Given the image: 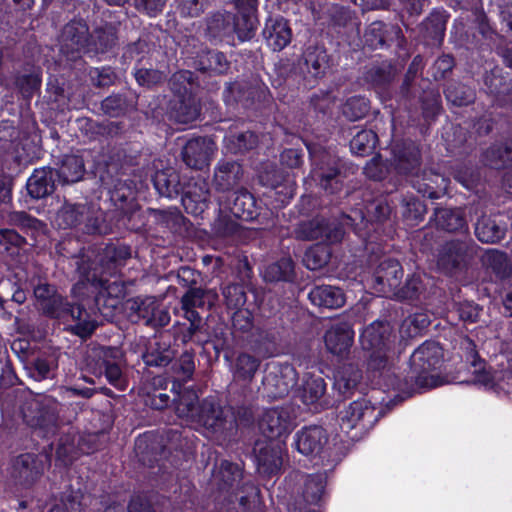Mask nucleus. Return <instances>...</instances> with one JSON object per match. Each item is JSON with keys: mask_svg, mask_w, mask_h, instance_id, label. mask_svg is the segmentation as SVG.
Instances as JSON below:
<instances>
[{"mask_svg": "<svg viewBox=\"0 0 512 512\" xmlns=\"http://www.w3.org/2000/svg\"><path fill=\"white\" fill-rule=\"evenodd\" d=\"M34 295L46 314L63 322H73L72 329L80 337H87L95 330L96 321L90 313L80 305L65 303L62 296L56 294L53 286L40 283L34 288Z\"/></svg>", "mask_w": 512, "mask_h": 512, "instance_id": "nucleus-1", "label": "nucleus"}, {"mask_svg": "<svg viewBox=\"0 0 512 512\" xmlns=\"http://www.w3.org/2000/svg\"><path fill=\"white\" fill-rule=\"evenodd\" d=\"M107 276L110 275L104 267L99 273L96 270L93 273L89 272L85 275V279L79 281L72 290L74 294H84L83 289L87 292H96V306L106 318L112 316L113 310L119 306L120 300L125 296L124 285L116 279L111 281Z\"/></svg>", "mask_w": 512, "mask_h": 512, "instance_id": "nucleus-2", "label": "nucleus"}, {"mask_svg": "<svg viewBox=\"0 0 512 512\" xmlns=\"http://www.w3.org/2000/svg\"><path fill=\"white\" fill-rule=\"evenodd\" d=\"M59 406V403L50 396H31L22 406L23 419L41 436L48 437L57 430Z\"/></svg>", "mask_w": 512, "mask_h": 512, "instance_id": "nucleus-3", "label": "nucleus"}, {"mask_svg": "<svg viewBox=\"0 0 512 512\" xmlns=\"http://www.w3.org/2000/svg\"><path fill=\"white\" fill-rule=\"evenodd\" d=\"M443 350L437 342L426 341L410 357L411 378L417 386L432 388L439 385L433 371L441 366Z\"/></svg>", "mask_w": 512, "mask_h": 512, "instance_id": "nucleus-4", "label": "nucleus"}, {"mask_svg": "<svg viewBox=\"0 0 512 512\" xmlns=\"http://www.w3.org/2000/svg\"><path fill=\"white\" fill-rule=\"evenodd\" d=\"M192 78V72L180 71L171 79L172 90L180 97L179 103L175 106L174 118L182 124L195 121L200 114L198 103L192 96Z\"/></svg>", "mask_w": 512, "mask_h": 512, "instance_id": "nucleus-5", "label": "nucleus"}, {"mask_svg": "<svg viewBox=\"0 0 512 512\" xmlns=\"http://www.w3.org/2000/svg\"><path fill=\"white\" fill-rule=\"evenodd\" d=\"M477 254V245L465 236L446 242L439 250L437 265L446 272H453L466 267Z\"/></svg>", "mask_w": 512, "mask_h": 512, "instance_id": "nucleus-6", "label": "nucleus"}, {"mask_svg": "<svg viewBox=\"0 0 512 512\" xmlns=\"http://www.w3.org/2000/svg\"><path fill=\"white\" fill-rule=\"evenodd\" d=\"M297 372L290 364H269L262 380L263 390L267 397L282 398L295 386Z\"/></svg>", "mask_w": 512, "mask_h": 512, "instance_id": "nucleus-7", "label": "nucleus"}, {"mask_svg": "<svg viewBox=\"0 0 512 512\" xmlns=\"http://www.w3.org/2000/svg\"><path fill=\"white\" fill-rule=\"evenodd\" d=\"M378 420L375 407L367 399L353 401L340 415L341 429L349 433L353 429L367 430Z\"/></svg>", "mask_w": 512, "mask_h": 512, "instance_id": "nucleus-8", "label": "nucleus"}, {"mask_svg": "<svg viewBox=\"0 0 512 512\" xmlns=\"http://www.w3.org/2000/svg\"><path fill=\"white\" fill-rule=\"evenodd\" d=\"M344 231L335 221L323 216H317L310 221L303 222L296 229V236L302 240H322L336 243L342 240Z\"/></svg>", "mask_w": 512, "mask_h": 512, "instance_id": "nucleus-9", "label": "nucleus"}, {"mask_svg": "<svg viewBox=\"0 0 512 512\" xmlns=\"http://www.w3.org/2000/svg\"><path fill=\"white\" fill-rule=\"evenodd\" d=\"M89 30L82 20H74L68 23L60 36V52L68 60H75L80 53L89 48Z\"/></svg>", "mask_w": 512, "mask_h": 512, "instance_id": "nucleus-10", "label": "nucleus"}, {"mask_svg": "<svg viewBox=\"0 0 512 512\" xmlns=\"http://www.w3.org/2000/svg\"><path fill=\"white\" fill-rule=\"evenodd\" d=\"M403 270L398 261L385 259L373 275V289L376 293L390 297L399 290Z\"/></svg>", "mask_w": 512, "mask_h": 512, "instance_id": "nucleus-11", "label": "nucleus"}, {"mask_svg": "<svg viewBox=\"0 0 512 512\" xmlns=\"http://www.w3.org/2000/svg\"><path fill=\"white\" fill-rule=\"evenodd\" d=\"M215 149L216 146L213 140L198 137L187 141L181 155L188 167L200 170L209 165Z\"/></svg>", "mask_w": 512, "mask_h": 512, "instance_id": "nucleus-12", "label": "nucleus"}, {"mask_svg": "<svg viewBox=\"0 0 512 512\" xmlns=\"http://www.w3.org/2000/svg\"><path fill=\"white\" fill-rule=\"evenodd\" d=\"M259 427L265 437L278 439L292 430L291 413L286 408L270 409L264 413Z\"/></svg>", "mask_w": 512, "mask_h": 512, "instance_id": "nucleus-13", "label": "nucleus"}, {"mask_svg": "<svg viewBox=\"0 0 512 512\" xmlns=\"http://www.w3.org/2000/svg\"><path fill=\"white\" fill-rule=\"evenodd\" d=\"M255 453L259 472L273 475L281 469L283 446L280 441L257 443Z\"/></svg>", "mask_w": 512, "mask_h": 512, "instance_id": "nucleus-14", "label": "nucleus"}, {"mask_svg": "<svg viewBox=\"0 0 512 512\" xmlns=\"http://www.w3.org/2000/svg\"><path fill=\"white\" fill-rule=\"evenodd\" d=\"M42 469L33 454L18 456L12 465L11 477L16 485L31 486L41 475Z\"/></svg>", "mask_w": 512, "mask_h": 512, "instance_id": "nucleus-15", "label": "nucleus"}, {"mask_svg": "<svg viewBox=\"0 0 512 512\" xmlns=\"http://www.w3.org/2000/svg\"><path fill=\"white\" fill-rule=\"evenodd\" d=\"M242 176L243 169L238 162L221 160L215 167L213 184L218 191H230L240 183Z\"/></svg>", "mask_w": 512, "mask_h": 512, "instance_id": "nucleus-16", "label": "nucleus"}, {"mask_svg": "<svg viewBox=\"0 0 512 512\" xmlns=\"http://www.w3.org/2000/svg\"><path fill=\"white\" fill-rule=\"evenodd\" d=\"M354 332L347 323L331 326L325 333V345L329 352L342 356L346 354L353 343Z\"/></svg>", "mask_w": 512, "mask_h": 512, "instance_id": "nucleus-17", "label": "nucleus"}, {"mask_svg": "<svg viewBox=\"0 0 512 512\" xmlns=\"http://www.w3.org/2000/svg\"><path fill=\"white\" fill-rule=\"evenodd\" d=\"M91 213V208L85 204L65 203L57 212L55 223L62 229L76 227L84 222H88L87 226L90 227L94 225L90 224Z\"/></svg>", "mask_w": 512, "mask_h": 512, "instance_id": "nucleus-18", "label": "nucleus"}, {"mask_svg": "<svg viewBox=\"0 0 512 512\" xmlns=\"http://www.w3.org/2000/svg\"><path fill=\"white\" fill-rule=\"evenodd\" d=\"M99 357L102 360V366L108 382L116 388L124 390L125 380L120 367L123 361L122 352L118 348H101Z\"/></svg>", "mask_w": 512, "mask_h": 512, "instance_id": "nucleus-19", "label": "nucleus"}, {"mask_svg": "<svg viewBox=\"0 0 512 512\" xmlns=\"http://www.w3.org/2000/svg\"><path fill=\"white\" fill-rule=\"evenodd\" d=\"M326 442V432L318 426L304 428L295 436L296 449L306 456L318 454Z\"/></svg>", "mask_w": 512, "mask_h": 512, "instance_id": "nucleus-20", "label": "nucleus"}, {"mask_svg": "<svg viewBox=\"0 0 512 512\" xmlns=\"http://www.w3.org/2000/svg\"><path fill=\"white\" fill-rule=\"evenodd\" d=\"M391 328L388 323L373 322L367 326L361 336V346L366 351L388 348Z\"/></svg>", "mask_w": 512, "mask_h": 512, "instance_id": "nucleus-21", "label": "nucleus"}, {"mask_svg": "<svg viewBox=\"0 0 512 512\" xmlns=\"http://www.w3.org/2000/svg\"><path fill=\"white\" fill-rule=\"evenodd\" d=\"M326 157V155H323L321 163H316L311 171V176L323 190L329 194H335L341 191L343 183L336 167H326L328 165V162H325Z\"/></svg>", "mask_w": 512, "mask_h": 512, "instance_id": "nucleus-22", "label": "nucleus"}, {"mask_svg": "<svg viewBox=\"0 0 512 512\" xmlns=\"http://www.w3.org/2000/svg\"><path fill=\"white\" fill-rule=\"evenodd\" d=\"M55 171L50 167L35 169L27 181L30 196L39 199L51 194L55 189Z\"/></svg>", "mask_w": 512, "mask_h": 512, "instance_id": "nucleus-23", "label": "nucleus"}, {"mask_svg": "<svg viewBox=\"0 0 512 512\" xmlns=\"http://www.w3.org/2000/svg\"><path fill=\"white\" fill-rule=\"evenodd\" d=\"M263 35L269 47L280 51L291 41V30L283 18L269 19L263 30Z\"/></svg>", "mask_w": 512, "mask_h": 512, "instance_id": "nucleus-24", "label": "nucleus"}, {"mask_svg": "<svg viewBox=\"0 0 512 512\" xmlns=\"http://www.w3.org/2000/svg\"><path fill=\"white\" fill-rule=\"evenodd\" d=\"M308 296L315 306L323 308H340L345 303V296L341 289L329 285L314 287Z\"/></svg>", "mask_w": 512, "mask_h": 512, "instance_id": "nucleus-25", "label": "nucleus"}, {"mask_svg": "<svg viewBox=\"0 0 512 512\" xmlns=\"http://www.w3.org/2000/svg\"><path fill=\"white\" fill-rule=\"evenodd\" d=\"M223 411L214 398H206L200 403V408L193 422L207 429H215L222 424Z\"/></svg>", "mask_w": 512, "mask_h": 512, "instance_id": "nucleus-26", "label": "nucleus"}, {"mask_svg": "<svg viewBox=\"0 0 512 512\" xmlns=\"http://www.w3.org/2000/svg\"><path fill=\"white\" fill-rule=\"evenodd\" d=\"M209 190L205 181L196 183L182 198V204L187 213L200 215L208 206Z\"/></svg>", "mask_w": 512, "mask_h": 512, "instance_id": "nucleus-27", "label": "nucleus"}, {"mask_svg": "<svg viewBox=\"0 0 512 512\" xmlns=\"http://www.w3.org/2000/svg\"><path fill=\"white\" fill-rule=\"evenodd\" d=\"M223 296L226 300L228 307L237 309L234 314V322H237L239 318H245L246 324L242 328H248L251 326V314L247 310H242L241 307L246 302V293L242 286L238 284L227 285L223 289Z\"/></svg>", "mask_w": 512, "mask_h": 512, "instance_id": "nucleus-28", "label": "nucleus"}, {"mask_svg": "<svg viewBox=\"0 0 512 512\" xmlns=\"http://www.w3.org/2000/svg\"><path fill=\"white\" fill-rule=\"evenodd\" d=\"M432 221L438 228L447 232L467 229L462 211L456 208H436Z\"/></svg>", "mask_w": 512, "mask_h": 512, "instance_id": "nucleus-29", "label": "nucleus"}, {"mask_svg": "<svg viewBox=\"0 0 512 512\" xmlns=\"http://www.w3.org/2000/svg\"><path fill=\"white\" fill-rule=\"evenodd\" d=\"M59 182L69 184L79 181L84 174V163L81 157L67 155L63 158L58 170H54Z\"/></svg>", "mask_w": 512, "mask_h": 512, "instance_id": "nucleus-30", "label": "nucleus"}, {"mask_svg": "<svg viewBox=\"0 0 512 512\" xmlns=\"http://www.w3.org/2000/svg\"><path fill=\"white\" fill-rule=\"evenodd\" d=\"M200 408L197 393L190 388H185L175 401V412L179 418L192 423Z\"/></svg>", "mask_w": 512, "mask_h": 512, "instance_id": "nucleus-31", "label": "nucleus"}, {"mask_svg": "<svg viewBox=\"0 0 512 512\" xmlns=\"http://www.w3.org/2000/svg\"><path fill=\"white\" fill-rule=\"evenodd\" d=\"M174 358V351L169 343L161 342L154 338L150 342L147 352L144 354V361L149 366H166Z\"/></svg>", "mask_w": 512, "mask_h": 512, "instance_id": "nucleus-32", "label": "nucleus"}, {"mask_svg": "<svg viewBox=\"0 0 512 512\" xmlns=\"http://www.w3.org/2000/svg\"><path fill=\"white\" fill-rule=\"evenodd\" d=\"M208 33L214 38H227L235 32V16L232 13H216L207 23Z\"/></svg>", "mask_w": 512, "mask_h": 512, "instance_id": "nucleus-33", "label": "nucleus"}, {"mask_svg": "<svg viewBox=\"0 0 512 512\" xmlns=\"http://www.w3.org/2000/svg\"><path fill=\"white\" fill-rule=\"evenodd\" d=\"M326 391L324 379L319 376L306 375L300 389V398L306 405L317 404Z\"/></svg>", "mask_w": 512, "mask_h": 512, "instance_id": "nucleus-34", "label": "nucleus"}, {"mask_svg": "<svg viewBox=\"0 0 512 512\" xmlns=\"http://www.w3.org/2000/svg\"><path fill=\"white\" fill-rule=\"evenodd\" d=\"M481 260L483 266L493 272L497 278L504 279L511 274V265L503 252L488 250L483 254Z\"/></svg>", "mask_w": 512, "mask_h": 512, "instance_id": "nucleus-35", "label": "nucleus"}, {"mask_svg": "<svg viewBox=\"0 0 512 512\" xmlns=\"http://www.w3.org/2000/svg\"><path fill=\"white\" fill-rule=\"evenodd\" d=\"M447 18L445 11L432 12L422 24L425 37L431 39L434 44H440L444 37Z\"/></svg>", "mask_w": 512, "mask_h": 512, "instance_id": "nucleus-36", "label": "nucleus"}, {"mask_svg": "<svg viewBox=\"0 0 512 512\" xmlns=\"http://www.w3.org/2000/svg\"><path fill=\"white\" fill-rule=\"evenodd\" d=\"M361 377V371L355 365L343 364L335 372V386L342 393L349 392L357 386Z\"/></svg>", "mask_w": 512, "mask_h": 512, "instance_id": "nucleus-37", "label": "nucleus"}, {"mask_svg": "<svg viewBox=\"0 0 512 512\" xmlns=\"http://www.w3.org/2000/svg\"><path fill=\"white\" fill-rule=\"evenodd\" d=\"M216 300V294L210 290L191 288L182 297V309L211 307Z\"/></svg>", "mask_w": 512, "mask_h": 512, "instance_id": "nucleus-38", "label": "nucleus"}, {"mask_svg": "<svg viewBox=\"0 0 512 512\" xmlns=\"http://www.w3.org/2000/svg\"><path fill=\"white\" fill-rule=\"evenodd\" d=\"M130 256L131 252L127 246H109L105 249L104 257L101 259L100 270L104 267L110 276H114L117 268Z\"/></svg>", "mask_w": 512, "mask_h": 512, "instance_id": "nucleus-39", "label": "nucleus"}, {"mask_svg": "<svg viewBox=\"0 0 512 512\" xmlns=\"http://www.w3.org/2000/svg\"><path fill=\"white\" fill-rule=\"evenodd\" d=\"M231 213L242 220H250L254 217V198L246 190L234 193V199L230 205Z\"/></svg>", "mask_w": 512, "mask_h": 512, "instance_id": "nucleus-40", "label": "nucleus"}, {"mask_svg": "<svg viewBox=\"0 0 512 512\" xmlns=\"http://www.w3.org/2000/svg\"><path fill=\"white\" fill-rule=\"evenodd\" d=\"M138 313L141 317L147 319V323L155 326H165L170 322V315L164 309H158L156 302L148 298L138 305Z\"/></svg>", "mask_w": 512, "mask_h": 512, "instance_id": "nucleus-41", "label": "nucleus"}, {"mask_svg": "<svg viewBox=\"0 0 512 512\" xmlns=\"http://www.w3.org/2000/svg\"><path fill=\"white\" fill-rule=\"evenodd\" d=\"M294 276V265L290 258H282L268 265L264 271V279L269 282L290 281Z\"/></svg>", "mask_w": 512, "mask_h": 512, "instance_id": "nucleus-42", "label": "nucleus"}, {"mask_svg": "<svg viewBox=\"0 0 512 512\" xmlns=\"http://www.w3.org/2000/svg\"><path fill=\"white\" fill-rule=\"evenodd\" d=\"M475 234L481 242L495 243L503 238L504 230L495 220L484 216L476 223Z\"/></svg>", "mask_w": 512, "mask_h": 512, "instance_id": "nucleus-43", "label": "nucleus"}, {"mask_svg": "<svg viewBox=\"0 0 512 512\" xmlns=\"http://www.w3.org/2000/svg\"><path fill=\"white\" fill-rule=\"evenodd\" d=\"M326 477L322 474L307 476L304 482L303 497L306 502L318 504L325 496Z\"/></svg>", "mask_w": 512, "mask_h": 512, "instance_id": "nucleus-44", "label": "nucleus"}, {"mask_svg": "<svg viewBox=\"0 0 512 512\" xmlns=\"http://www.w3.org/2000/svg\"><path fill=\"white\" fill-rule=\"evenodd\" d=\"M154 185L159 194L172 197L179 192V179L174 170L158 171L154 177Z\"/></svg>", "mask_w": 512, "mask_h": 512, "instance_id": "nucleus-45", "label": "nucleus"}, {"mask_svg": "<svg viewBox=\"0 0 512 512\" xmlns=\"http://www.w3.org/2000/svg\"><path fill=\"white\" fill-rule=\"evenodd\" d=\"M307 72L316 77L324 72L327 64L326 52L319 47H308L303 54Z\"/></svg>", "mask_w": 512, "mask_h": 512, "instance_id": "nucleus-46", "label": "nucleus"}, {"mask_svg": "<svg viewBox=\"0 0 512 512\" xmlns=\"http://www.w3.org/2000/svg\"><path fill=\"white\" fill-rule=\"evenodd\" d=\"M376 142L377 135L372 130H361L350 141V149L356 155H367L373 151Z\"/></svg>", "mask_w": 512, "mask_h": 512, "instance_id": "nucleus-47", "label": "nucleus"}, {"mask_svg": "<svg viewBox=\"0 0 512 512\" xmlns=\"http://www.w3.org/2000/svg\"><path fill=\"white\" fill-rule=\"evenodd\" d=\"M226 148L231 153H242L254 148L258 143L257 136L251 132L246 131L237 135H229L225 138Z\"/></svg>", "mask_w": 512, "mask_h": 512, "instance_id": "nucleus-48", "label": "nucleus"}, {"mask_svg": "<svg viewBox=\"0 0 512 512\" xmlns=\"http://www.w3.org/2000/svg\"><path fill=\"white\" fill-rule=\"evenodd\" d=\"M198 68L201 71L224 73L228 68V62L223 53L207 51L200 56Z\"/></svg>", "mask_w": 512, "mask_h": 512, "instance_id": "nucleus-49", "label": "nucleus"}, {"mask_svg": "<svg viewBox=\"0 0 512 512\" xmlns=\"http://www.w3.org/2000/svg\"><path fill=\"white\" fill-rule=\"evenodd\" d=\"M461 347L466 351V361L470 362L475 368L473 373L476 374L475 381L477 383L487 385L491 381L490 374L482 371V364L478 362V354L475 350V345L470 339H464Z\"/></svg>", "mask_w": 512, "mask_h": 512, "instance_id": "nucleus-50", "label": "nucleus"}, {"mask_svg": "<svg viewBox=\"0 0 512 512\" xmlns=\"http://www.w3.org/2000/svg\"><path fill=\"white\" fill-rule=\"evenodd\" d=\"M260 365L259 359L243 353L236 360L235 377L245 381H251Z\"/></svg>", "mask_w": 512, "mask_h": 512, "instance_id": "nucleus-51", "label": "nucleus"}, {"mask_svg": "<svg viewBox=\"0 0 512 512\" xmlns=\"http://www.w3.org/2000/svg\"><path fill=\"white\" fill-rule=\"evenodd\" d=\"M449 102L457 106L467 105L474 100V92L462 84H451L445 90Z\"/></svg>", "mask_w": 512, "mask_h": 512, "instance_id": "nucleus-52", "label": "nucleus"}, {"mask_svg": "<svg viewBox=\"0 0 512 512\" xmlns=\"http://www.w3.org/2000/svg\"><path fill=\"white\" fill-rule=\"evenodd\" d=\"M387 28L388 26L380 21L371 23L364 35L365 42L374 49L382 47L387 41Z\"/></svg>", "mask_w": 512, "mask_h": 512, "instance_id": "nucleus-53", "label": "nucleus"}, {"mask_svg": "<svg viewBox=\"0 0 512 512\" xmlns=\"http://www.w3.org/2000/svg\"><path fill=\"white\" fill-rule=\"evenodd\" d=\"M242 477V472L238 465L228 461H223L220 464L215 479L223 482V487H231L235 483L239 482Z\"/></svg>", "mask_w": 512, "mask_h": 512, "instance_id": "nucleus-54", "label": "nucleus"}, {"mask_svg": "<svg viewBox=\"0 0 512 512\" xmlns=\"http://www.w3.org/2000/svg\"><path fill=\"white\" fill-rule=\"evenodd\" d=\"M256 17L252 14L246 16L240 15L235 17V32L241 41L248 40L252 37L254 30L256 29Z\"/></svg>", "mask_w": 512, "mask_h": 512, "instance_id": "nucleus-55", "label": "nucleus"}, {"mask_svg": "<svg viewBox=\"0 0 512 512\" xmlns=\"http://www.w3.org/2000/svg\"><path fill=\"white\" fill-rule=\"evenodd\" d=\"M115 42V35L112 29H99L96 30L89 38V48L95 51H104L112 46Z\"/></svg>", "mask_w": 512, "mask_h": 512, "instance_id": "nucleus-56", "label": "nucleus"}, {"mask_svg": "<svg viewBox=\"0 0 512 512\" xmlns=\"http://www.w3.org/2000/svg\"><path fill=\"white\" fill-rule=\"evenodd\" d=\"M55 367L53 361L45 358H36L31 363V376L37 381L51 378L53 377Z\"/></svg>", "mask_w": 512, "mask_h": 512, "instance_id": "nucleus-57", "label": "nucleus"}, {"mask_svg": "<svg viewBox=\"0 0 512 512\" xmlns=\"http://www.w3.org/2000/svg\"><path fill=\"white\" fill-rule=\"evenodd\" d=\"M366 112L367 103L363 98H351L343 107V113L351 120L362 118Z\"/></svg>", "mask_w": 512, "mask_h": 512, "instance_id": "nucleus-58", "label": "nucleus"}, {"mask_svg": "<svg viewBox=\"0 0 512 512\" xmlns=\"http://www.w3.org/2000/svg\"><path fill=\"white\" fill-rule=\"evenodd\" d=\"M135 78L139 85L150 87L163 81L165 75L154 69H139L135 73Z\"/></svg>", "mask_w": 512, "mask_h": 512, "instance_id": "nucleus-59", "label": "nucleus"}, {"mask_svg": "<svg viewBox=\"0 0 512 512\" xmlns=\"http://www.w3.org/2000/svg\"><path fill=\"white\" fill-rule=\"evenodd\" d=\"M421 289V280L418 276L409 277L403 286H399V290L396 291L395 297L401 299H411L420 291Z\"/></svg>", "mask_w": 512, "mask_h": 512, "instance_id": "nucleus-60", "label": "nucleus"}, {"mask_svg": "<svg viewBox=\"0 0 512 512\" xmlns=\"http://www.w3.org/2000/svg\"><path fill=\"white\" fill-rule=\"evenodd\" d=\"M426 324L427 320L422 315L409 317L402 322L400 333L403 337H413L419 333L420 327H424Z\"/></svg>", "mask_w": 512, "mask_h": 512, "instance_id": "nucleus-61", "label": "nucleus"}, {"mask_svg": "<svg viewBox=\"0 0 512 512\" xmlns=\"http://www.w3.org/2000/svg\"><path fill=\"white\" fill-rule=\"evenodd\" d=\"M40 77L37 73L22 75L17 79V85L25 97H30L40 86Z\"/></svg>", "mask_w": 512, "mask_h": 512, "instance_id": "nucleus-62", "label": "nucleus"}, {"mask_svg": "<svg viewBox=\"0 0 512 512\" xmlns=\"http://www.w3.org/2000/svg\"><path fill=\"white\" fill-rule=\"evenodd\" d=\"M419 165V152L418 150L412 146L409 149L408 154H401L399 152L398 155V167L404 173H410L414 168Z\"/></svg>", "mask_w": 512, "mask_h": 512, "instance_id": "nucleus-63", "label": "nucleus"}, {"mask_svg": "<svg viewBox=\"0 0 512 512\" xmlns=\"http://www.w3.org/2000/svg\"><path fill=\"white\" fill-rule=\"evenodd\" d=\"M74 443L69 438H61L56 449L57 458L65 465L74 459Z\"/></svg>", "mask_w": 512, "mask_h": 512, "instance_id": "nucleus-64", "label": "nucleus"}]
</instances>
